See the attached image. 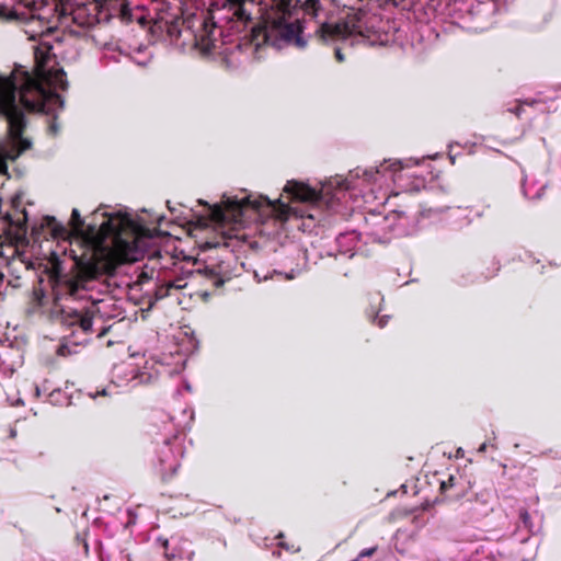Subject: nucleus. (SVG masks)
Listing matches in <instances>:
<instances>
[{
	"mask_svg": "<svg viewBox=\"0 0 561 561\" xmlns=\"http://www.w3.org/2000/svg\"><path fill=\"white\" fill-rule=\"evenodd\" d=\"M380 0H366L367 3H370V2H379ZM385 3H390V4H393L396 7H401L402 9H409L414 0H382ZM360 2H365V0H347L345 2V4L347 5H351V7H355L356 4L360 3Z\"/></svg>",
	"mask_w": 561,
	"mask_h": 561,
	"instance_id": "nucleus-18",
	"label": "nucleus"
},
{
	"mask_svg": "<svg viewBox=\"0 0 561 561\" xmlns=\"http://www.w3.org/2000/svg\"><path fill=\"white\" fill-rule=\"evenodd\" d=\"M420 160H385L376 168H357L347 176H332L316 190L302 182L288 181L284 192L289 203L271 201L262 195H224L220 205L208 206V219L221 231L220 240L205 242V248L232 247L239 239L238 228L250 222L287 221L293 218H307L321 221L322 210L327 208L345 215L364 204L383 205L391 195L403 192H417L425 187V179L413 167Z\"/></svg>",
	"mask_w": 561,
	"mask_h": 561,
	"instance_id": "nucleus-2",
	"label": "nucleus"
},
{
	"mask_svg": "<svg viewBox=\"0 0 561 561\" xmlns=\"http://www.w3.org/2000/svg\"><path fill=\"white\" fill-rule=\"evenodd\" d=\"M255 277L259 279V282L262 280V278L260 277L259 273H255ZM270 276L268 275H264L263 276V280H266Z\"/></svg>",
	"mask_w": 561,
	"mask_h": 561,
	"instance_id": "nucleus-33",
	"label": "nucleus"
},
{
	"mask_svg": "<svg viewBox=\"0 0 561 561\" xmlns=\"http://www.w3.org/2000/svg\"><path fill=\"white\" fill-rule=\"evenodd\" d=\"M519 520H520V524L518 527H523L528 533L535 534L538 530V528L533 524L531 517L527 511H525V510L520 511Z\"/></svg>",
	"mask_w": 561,
	"mask_h": 561,
	"instance_id": "nucleus-19",
	"label": "nucleus"
},
{
	"mask_svg": "<svg viewBox=\"0 0 561 561\" xmlns=\"http://www.w3.org/2000/svg\"><path fill=\"white\" fill-rule=\"evenodd\" d=\"M35 394H36V397H41V394H42V388L41 387L35 386Z\"/></svg>",
	"mask_w": 561,
	"mask_h": 561,
	"instance_id": "nucleus-32",
	"label": "nucleus"
},
{
	"mask_svg": "<svg viewBox=\"0 0 561 561\" xmlns=\"http://www.w3.org/2000/svg\"><path fill=\"white\" fill-rule=\"evenodd\" d=\"M335 57H336V59L339 61H343L344 60V56L341 54L340 49H336Z\"/></svg>",
	"mask_w": 561,
	"mask_h": 561,
	"instance_id": "nucleus-30",
	"label": "nucleus"
},
{
	"mask_svg": "<svg viewBox=\"0 0 561 561\" xmlns=\"http://www.w3.org/2000/svg\"><path fill=\"white\" fill-rule=\"evenodd\" d=\"M194 419L192 409H184L182 419L175 422V417L171 416L163 422V430L157 433L154 437L156 444V467L162 479L171 478L180 467V460L184 455L183 432L188 427Z\"/></svg>",
	"mask_w": 561,
	"mask_h": 561,
	"instance_id": "nucleus-6",
	"label": "nucleus"
},
{
	"mask_svg": "<svg viewBox=\"0 0 561 561\" xmlns=\"http://www.w3.org/2000/svg\"><path fill=\"white\" fill-rule=\"evenodd\" d=\"M482 215H483V213H482V211H478V213H477V216H478V217H481Z\"/></svg>",
	"mask_w": 561,
	"mask_h": 561,
	"instance_id": "nucleus-36",
	"label": "nucleus"
},
{
	"mask_svg": "<svg viewBox=\"0 0 561 561\" xmlns=\"http://www.w3.org/2000/svg\"><path fill=\"white\" fill-rule=\"evenodd\" d=\"M34 300L36 301L38 308H42L47 301V297L43 290H36L34 291Z\"/></svg>",
	"mask_w": 561,
	"mask_h": 561,
	"instance_id": "nucleus-23",
	"label": "nucleus"
},
{
	"mask_svg": "<svg viewBox=\"0 0 561 561\" xmlns=\"http://www.w3.org/2000/svg\"><path fill=\"white\" fill-rule=\"evenodd\" d=\"M279 546L290 552H297L299 551V548L295 547L294 545L289 546L287 543L280 542Z\"/></svg>",
	"mask_w": 561,
	"mask_h": 561,
	"instance_id": "nucleus-27",
	"label": "nucleus"
},
{
	"mask_svg": "<svg viewBox=\"0 0 561 561\" xmlns=\"http://www.w3.org/2000/svg\"><path fill=\"white\" fill-rule=\"evenodd\" d=\"M390 214L396 238L413 236L422 229L416 209L392 210Z\"/></svg>",
	"mask_w": 561,
	"mask_h": 561,
	"instance_id": "nucleus-11",
	"label": "nucleus"
},
{
	"mask_svg": "<svg viewBox=\"0 0 561 561\" xmlns=\"http://www.w3.org/2000/svg\"><path fill=\"white\" fill-rule=\"evenodd\" d=\"M513 0H449L444 14L451 24L469 32H483L495 23Z\"/></svg>",
	"mask_w": 561,
	"mask_h": 561,
	"instance_id": "nucleus-5",
	"label": "nucleus"
},
{
	"mask_svg": "<svg viewBox=\"0 0 561 561\" xmlns=\"http://www.w3.org/2000/svg\"><path fill=\"white\" fill-rule=\"evenodd\" d=\"M547 187V183L543 179H535L526 175L523 180L522 188L524 196L528 199H538L540 198L545 190Z\"/></svg>",
	"mask_w": 561,
	"mask_h": 561,
	"instance_id": "nucleus-15",
	"label": "nucleus"
},
{
	"mask_svg": "<svg viewBox=\"0 0 561 561\" xmlns=\"http://www.w3.org/2000/svg\"><path fill=\"white\" fill-rule=\"evenodd\" d=\"M486 448H488V443H483V444L479 447L478 451H479V453H484V451L486 450Z\"/></svg>",
	"mask_w": 561,
	"mask_h": 561,
	"instance_id": "nucleus-31",
	"label": "nucleus"
},
{
	"mask_svg": "<svg viewBox=\"0 0 561 561\" xmlns=\"http://www.w3.org/2000/svg\"><path fill=\"white\" fill-rule=\"evenodd\" d=\"M60 394H61L60 390H53V391L49 393L50 401H51V402H54V400H55L54 398H55L56 396H60Z\"/></svg>",
	"mask_w": 561,
	"mask_h": 561,
	"instance_id": "nucleus-29",
	"label": "nucleus"
},
{
	"mask_svg": "<svg viewBox=\"0 0 561 561\" xmlns=\"http://www.w3.org/2000/svg\"><path fill=\"white\" fill-rule=\"evenodd\" d=\"M88 549H89L88 543H84V550H85V552H88Z\"/></svg>",
	"mask_w": 561,
	"mask_h": 561,
	"instance_id": "nucleus-37",
	"label": "nucleus"
},
{
	"mask_svg": "<svg viewBox=\"0 0 561 561\" xmlns=\"http://www.w3.org/2000/svg\"><path fill=\"white\" fill-rule=\"evenodd\" d=\"M335 5L348 8L345 16H328L320 0H227L231 13V28L244 33L242 41L257 50L267 44L276 49L288 46L305 48L302 20H314V32L323 41L363 37L371 44L383 43L386 23L364 8L366 1L351 7L347 0H331Z\"/></svg>",
	"mask_w": 561,
	"mask_h": 561,
	"instance_id": "nucleus-3",
	"label": "nucleus"
},
{
	"mask_svg": "<svg viewBox=\"0 0 561 561\" xmlns=\"http://www.w3.org/2000/svg\"><path fill=\"white\" fill-rule=\"evenodd\" d=\"M461 508L463 512H468L470 517L473 519L485 516L490 511H492V507L484 495L476 496L474 500L467 499L461 503Z\"/></svg>",
	"mask_w": 561,
	"mask_h": 561,
	"instance_id": "nucleus-14",
	"label": "nucleus"
},
{
	"mask_svg": "<svg viewBox=\"0 0 561 561\" xmlns=\"http://www.w3.org/2000/svg\"><path fill=\"white\" fill-rule=\"evenodd\" d=\"M278 256L283 270H274L273 273L283 274L286 279L296 278L307 268L308 256L306 250L297 242L283 245Z\"/></svg>",
	"mask_w": 561,
	"mask_h": 561,
	"instance_id": "nucleus-9",
	"label": "nucleus"
},
{
	"mask_svg": "<svg viewBox=\"0 0 561 561\" xmlns=\"http://www.w3.org/2000/svg\"><path fill=\"white\" fill-rule=\"evenodd\" d=\"M70 225L76 232H81L84 226V220L77 208L72 209Z\"/></svg>",
	"mask_w": 561,
	"mask_h": 561,
	"instance_id": "nucleus-20",
	"label": "nucleus"
},
{
	"mask_svg": "<svg viewBox=\"0 0 561 561\" xmlns=\"http://www.w3.org/2000/svg\"><path fill=\"white\" fill-rule=\"evenodd\" d=\"M359 233L355 230L346 231L340 233L335 238V248L333 250H329L327 252L328 256H345L346 259H352L355 254L356 245L359 241Z\"/></svg>",
	"mask_w": 561,
	"mask_h": 561,
	"instance_id": "nucleus-12",
	"label": "nucleus"
},
{
	"mask_svg": "<svg viewBox=\"0 0 561 561\" xmlns=\"http://www.w3.org/2000/svg\"><path fill=\"white\" fill-rule=\"evenodd\" d=\"M545 103L546 102L542 99H526L524 101L516 102L514 106L508 108V112L515 114L517 117H520L525 106L536 107L538 111H545Z\"/></svg>",
	"mask_w": 561,
	"mask_h": 561,
	"instance_id": "nucleus-16",
	"label": "nucleus"
},
{
	"mask_svg": "<svg viewBox=\"0 0 561 561\" xmlns=\"http://www.w3.org/2000/svg\"><path fill=\"white\" fill-rule=\"evenodd\" d=\"M100 561H131L130 556L122 549H113L110 552L100 551Z\"/></svg>",
	"mask_w": 561,
	"mask_h": 561,
	"instance_id": "nucleus-17",
	"label": "nucleus"
},
{
	"mask_svg": "<svg viewBox=\"0 0 561 561\" xmlns=\"http://www.w3.org/2000/svg\"><path fill=\"white\" fill-rule=\"evenodd\" d=\"M388 320H389V316H378V314H375L374 318H373V322L375 324H377L379 328L386 327L387 323H388Z\"/></svg>",
	"mask_w": 561,
	"mask_h": 561,
	"instance_id": "nucleus-25",
	"label": "nucleus"
},
{
	"mask_svg": "<svg viewBox=\"0 0 561 561\" xmlns=\"http://www.w3.org/2000/svg\"><path fill=\"white\" fill-rule=\"evenodd\" d=\"M420 215V222L422 228L428 224L443 219L445 213H449V218L457 219V227L462 228L469 226L472 219L469 217L470 209L468 207H422L416 209Z\"/></svg>",
	"mask_w": 561,
	"mask_h": 561,
	"instance_id": "nucleus-10",
	"label": "nucleus"
},
{
	"mask_svg": "<svg viewBox=\"0 0 561 561\" xmlns=\"http://www.w3.org/2000/svg\"><path fill=\"white\" fill-rule=\"evenodd\" d=\"M2 261H4V259L2 256H0V263ZM5 288H7V285L4 284V274L0 271V300L4 296Z\"/></svg>",
	"mask_w": 561,
	"mask_h": 561,
	"instance_id": "nucleus-26",
	"label": "nucleus"
},
{
	"mask_svg": "<svg viewBox=\"0 0 561 561\" xmlns=\"http://www.w3.org/2000/svg\"><path fill=\"white\" fill-rule=\"evenodd\" d=\"M41 54V48H36V67L33 72L16 66L9 76L0 75V116L8 123L7 137L0 141V174L7 173L8 161H14L31 147V141L22 136L26 126V112L51 116L48 134L56 136L59 133L56 118L64 108V100L57 90H66L68 81L66 72L49 66L50 57Z\"/></svg>",
	"mask_w": 561,
	"mask_h": 561,
	"instance_id": "nucleus-4",
	"label": "nucleus"
},
{
	"mask_svg": "<svg viewBox=\"0 0 561 561\" xmlns=\"http://www.w3.org/2000/svg\"><path fill=\"white\" fill-rule=\"evenodd\" d=\"M460 477L450 474L447 480H443L440 482V489L443 492H447L448 490H451L456 488L460 481Z\"/></svg>",
	"mask_w": 561,
	"mask_h": 561,
	"instance_id": "nucleus-21",
	"label": "nucleus"
},
{
	"mask_svg": "<svg viewBox=\"0 0 561 561\" xmlns=\"http://www.w3.org/2000/svg\"><path fill=\"white\" fill-rule=\"evenodd\" d=\"M102 216L106 218L100 225L102 242L69 237L68 229L54 217L43 218L42 226L57 240L49 252L53 312L70 330L57 348L59 356L77 354L93 334L103 336L111 328L106 320L124 319L122 306L107 294L118 290L135 304L152 307L192 284L201 287L195 295L206 301L213 290L237 275L236 259L228 251L183 260L157 252L140 270L131 262L138 261L141 238L150 236L145 220L123 210Z\"/></svg>",
	"mask_w": 561,
	"mask_h": 561,
	"instance_id": "nucleus-1",
	"label": "nucleus"
},
{
	"mask_svg": "<svg viewBox=\"0 0 561 561\" xmlns=\"http://www.w3.org/2000/svg\"><path fill=\"white\" fill-rule=\"evenodd\" d=\"M193 557H194V552H193V551H191V552H188V553H187L186 559H187L188 561H192V560H193Z\"/></svg>",
	"mask_w": 561,
	"mask_h": 561,
	"instance_id": "nucleus-34",
	"label": "nucleus"
},
{
	"mask_svg": "<svg viewBox=\"0 0 561 561\" xmlns=\"http://www.w3.org/2000/svg\"><path fill=\"white\" fill-rule=\"evenodd\" d=\"M48 12L53 16L57 15L65 20L68 19V15H71L72 21L80 26H88L91 24V19L83 15L84 9L82 8L70 9V11H68L66 5L57 4L53 1L51 8L48 9Z\"/></svg>",
	"mask_w": 561,
	"mask_h": 561,
	"instance_id": "nucleus-13",
	"label": "nucleus"
},
{
	"mask_svg": "<svg viewBox=\"0 0 561 561\" xmlns=\"http://www.w3.org/2000/svg\"><path fill=\"white\" fill-rule=\"evenodd\" d=\"M158 542L161 543V546L163 547L164 549V556L165 558H168L169 560H172V559H175V558H182V556L180 553H176L174 551H169V540L168 539H162V538H158Z\"/></svg>",
	"mask_w": 561,
	"mask_h": 561,
	"instance_id": "nucleus-22",
	"label": "nucleus"
},
{
	"mask_svg": "<svg viewBox=\"0 0 561 561\" xmlns=\"http://www.w3.org/2000/svg\"><path fill=\"white\" fill-rule=\"evenodd\" d=\"M8 401L10 402L11 405H22L23 404V401L21 398L11 399L10 397H8Z\"/></svg>",
	"mask_w": 561,
	"mask_h": 561,
	"instance_id": "nucleus-28",
	"label": "nucleus"
},
{
	"mask_svg": "<svg viewBox=\"0 0 561 561\" xmlns=\"http://www.w3.org/2000/svg\"><path fill=\"white\" fill-rule=\"evenodd\" d=\"M184 365V362L176 364L174 369H168V365L160 362L157 367L152 366L148 368L144 367L142 370H139L131 364L121 363L113 367L111 385L103 388L101 391H96L95 393L90 392L89 396L91 398H96L98 396H111L114 393V388H124L128 385H139V383H150L158 379V377L162 374H173L179 373Z\"/></svg>",
	"mask_w": 561,
	"mask_h": 561,
	"instance_id": "nucleus-7",
	"label": "nucleus"
},
{
	"mask_svg": "<svg viewBox=\"0 0 561 561\" xmlns=\"http://www.w3.org/2000/svg\"><path fill=\"white\" fill-rule=\"evenodd\" d=\"M38 18H39V19H45V20H46V19H48V15L39 14V15H38Z\"/></svg>",
	"mask_w": 561,
	"mask_h": 561,
	"instance_id": "nucleus-35",
	"label": "nucleus"
},
{
	"mask_svg": "<svg viewBox=\"0 0 561 561\" xmlns=\"http://www.w3.org/2000/svg\"><path fill=\"white\" fill-rule=\"evenodd\" d=\"M391 214L386 215L378 211H369L364 217V227L360 234L366 237L367 242L387 244L394 239Z\"/></svg>",
	"mask_w": 561,
	"mask_h": 561,
	"instance_id": "nucleus-8",
	"label": "nucleus"
},
{
	"mask_svg": "<svg viewBox=\"0 0 561 561\" xmlns=\"http://www.w3.org/2000/svg\"><path fill=\"white\" fill-rule=\"evenodd\" d=\"M130 58L136 65L145 67L150 62L151 56H131Z\"/></svg>",
	"mask_w": 561,
	"mask_h": 561,
	"instance_id": "nucleus-24",
	"label": "nucleus"
}]
</instances>
